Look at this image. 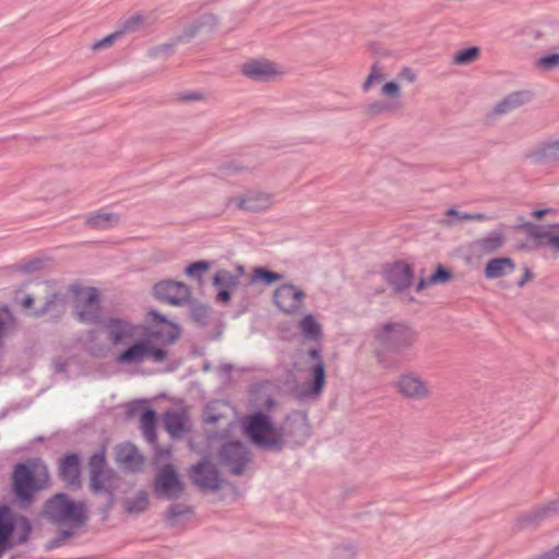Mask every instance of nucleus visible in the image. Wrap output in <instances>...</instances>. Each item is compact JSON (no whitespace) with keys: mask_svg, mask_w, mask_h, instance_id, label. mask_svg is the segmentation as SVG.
<instances>
[{"mask_svg":"<svg viewBox=\"0 0 559 559\" xmlns=\"http://www.w3.org/2000/svg\"><path fill=\"white\" fill-rule=\"evenodd\" d=\"M148 316L164 323L162 329L151 330L147 337L139 338L124 349L119 352L115 357V362L119 366H139L146 360L154 364H162L169 357L167 346L174 344L180 336L178 325L168 322L162 313L152 310Z\"/></svg>","mask_w":559,"mask_h":559,"instance_id":"f257e3e1","label":"nucleus"},{"mask_svg":"<svg viewBox=\"0 0 559 559\" xmlns=\"http://www.w3.org/2000/svg\"><path fill=\"white\" fill-rule=\"evenodd\" d=\"M50 486L48 465L40 457L27 459L14 465L11 473V489L22 508L31 507L35 496Z\"/></svg>","mask_w":559,"mask_h":559,"instance_id":"f03ea898","label":"nucleus"},{"mask_svg":"<svg viewBox=\"0 0 559 559\" xmlns=\"http://www.w3.org/2000/svg\"><path fill=\"white\" fill-rule=\"evenodd\" d=\"M377 344V362L384 369L395 368L390 354L404 355L413 349L418 341V332L404 322H385L373 331Z\"/></svg>","mask_w":559,"mask_h":559,"instance_id":"7ed1b4c3","label":"nucleus"},{"mask_svg":"<svg viewBox=\"0 0 559 559\" xmlns=\"http://www.w3.org/2000/svg\"><path fill=\"white\" fill-rule=\"evenodd\" d=\"M40 515L53 525L79 528L87 521V508L83 501H74L67 493L58 492L45 501Z\"/></svg>","mask_w":559,"mask_h":559,"instance_id":"20e7f679","label":"nucleus"},{"mask_svg":"<svg viewBox=\"0 0 559 559\" xmlns=\"http://www.w3.org/2000/svg\"><path fill=\"white\" fill-rule=\"evenodd\" d=\"M32 532L33 525L25 515L0 506V558L8 550L26 544Z\"/></svg>","mask_w":559,"mask_h":559,"instance_id":"39448f33","label":"nucleus"},{"mask_svg":"<svg viewBox=\"0 0 559 559\" xmlns=\"http://www.w3.org/2000/svg\"><path fill=\"white\" fill-rule=\"evenodd\" d=\"M243 429L250 441L258 448L280 451L283 448V431L274 426L271 418L255 412L243 420Z\"/></svg>","mask_w":559,"mask_h":559,"instance_id":"423d86ee","label":"nucleus"},{"mask_svg":"<svg viewBox=\"0 0 559 559\" xmlns=\"http://www.w3.org/2000/svg\"><path fill=\"white\" fill-rule=\"evenodd\" d=\"M90 487L94 493H106L107 507L114 503L116 473L108 468L103 451L94 453L88 460Z\"/></svg>","mask_w":559,"mask_h":559,"instance_id":"0eeeda50","label":"nucleus"},{"mask_svg":"<svg viewBox=\"0 0 559 559\" xmlns=\"http://www.w3.org/2000/svg\"><path fill=\"white\" fill-rule=\"evenodd\" d=\"M75 316L83 323H102L100 295L97 288L73 287Z\"/></svg>","mask_w":559,"mask_h":559,"instance_id":"6e6552de","label":"nucleus"},{"mask_svg":"<svg viewBox=\"0 0 559 559\" xmlns=\"http://www.w3.org/2000/svg\"><path fill=\"white\" fill-rule=\"evenodd\" d=\"M507 243V235L502 226L469 241L466 245L467 261H478L499 252Z\"/></svg>","mask_w":559,"mask_h":559,"instance_id":"1a4fd4ad","label":"nucleus"},{"mask_svg":"<svg viewBox=\"0 0 559 559\" xmlns=\"http://www.w3.org/2000/svg\"><path fill=\"white\" fill-rule=\"evenodd\" d=\"M381 95L391 99L390 103L373 100L364 106V112L369 118H376L383 114H396L403 110L404 105L400 100L402 87L395 81L385 82L381 87Z\"/></svg>","mask_w":559,"mask_h":559,"instance_id":"9d476101","label":"nucleus"},{"mask_svg":"<svg viewBox=\"0 0 559 559\" xmlns=\"http://www.w3.org/2000/svg\"><path fill=\"white\" fill-rule=\"evenodd\" d=\"M394 388L402 397L409 401H426L432 395L428 382L414 371L400 374Z\"/></svg>","mask_w":559,"mask_h":559,"instance_id":"9b49d317","label":"nucleus"},{"mask_svg":"<svg viewBox=\"0 0 559 559\" xmlns=\"http://www.w3.org/2000/svg\"><path fill=\"white\" fill-rule=\"evenodd\" d=\"M218 461L233 475H241L251 462L250 452L238 441H230L222 445L218 451Z\"/></svg>","mask_w":559,"mask_h":559,"instance_id":"f8f14e48","label":"nucleus"},{"mask_svg":"<svg viewBox=\"0 0 559 559\" xmlns=\"http://www.w3.org/2000/svg\"><path fill=\"white\" fill-rule=\"evenodd\" d=\"M192 483L202 491H215L222 488L224 478L216 465L207 457L190 468Z\"/></svg>","mask_w":559,"mask_h":559,"instance_id":"ddd939ff","label":"nucleus"},{"mask_svg":"<svg viewBox=\"0 0 559 559\" xmlns=\"http://www.w3.org/2000/svg\"><path fill=\"white\" fill-rule=\"evenodd\" d=\"M240 72L257 82H271L286 73L284 67L267 59H250L241 66Z\"/></svg>","mask_w":559,"mask_h":559,"instance_id":"4468645a","label":"nucleus"},{"mask_svg":"<svg viewBox=\"0 0 559 559\" xmlns=\"http://www.w3.org/2000/svg\"><path fill=\"white\" fill-rule=\"evenodd\" d=\"M102 323L107 334V340L114 347L127 344L129 346L136 341L135 336L138 335L139 326L129 320L122 318H108L105 321H102Z\"/></svg>","mask_w":559,"mask_h":559,"instance_id":"2eb2a0df","label":"nucleus"},{"mask_svg":"<svg viewBox=\"0 0 559 559\" xmlns=\"http://www.w3.org/2000/svg\"><path fill=\"white\" fill-rule=\"evenodd\" d=\"M154 488L158 497L175 500L182 495L185 485L179 479L174 466L166 464L158 471L155 477Z\"/></svg>","mask_w":559,"mask_h":559,"instance_id":"dca6fc26","label":"nucleus"},{"mask_svg":"<svg viewBox=\"0 0 559 559\" xmlns=\"http://www.w3.org/2000/svg\"><path fill=\"white\" fill-rule=\"evenodd\" d=\"M278 428L283 431V444L288 440L295 445H300L310 436L308 417L306 413L299 411L287 415L283 426Z\"/></svg>","mask_w":559,"mask_h":559,"instance_id":"f3484780","label":"nucleus"},{"mask_svg":"<svg viewBox=\"0 0 559 559\" xmlns=\"http://www.w3.org/2000/svg\"><path fill=\"white\" fill-rule=\"evenodd\" d=\"M274 202V195L272 193L261 190H250L242 195L229 198L227 205L235 203L236 207L240 211L246 212H262L269 210Z\"/></svg>","mask_w":559,"mask_h":559,"instance_id":"a211bd4d","label":"nucleus"},{"mask_svg":"<svg viewBox=\"0 0 559 559\" xmlns=\"http://www.w3.org/2000/svg\"><path fill=\"white\" fill-rule=\"evenodd\" d=\"M305 297V293L293 284H283L273 294L274 304L287 314L298 313Z\"/></svg>","mask_w":559,"mask_h":559,"instance_id":"6ab92c4d","label":"nucleus"},{"mask_svg":"<svg viewBox=\"0 0 559 559\" xmlns=\"http://www.w3.org/2000/svg\"><path fill=\"white\" fill-rule=\"evenodd\" d=\"M57 474L67 488H81L82 477L80 456L75 453H67L62 455L57 462Z\"/></svg>","mask_w":559,"mask_h":559,"instance_id":"aec40b11","label":"nucleus"},{"mask_svg":"<svg viewBox=\"0 0 559 559\" xmlns=\"http://www.w3.org/2000/svg\"><path fill=\"white\" fill-rule=\"evenodd\" d=\"M153 290L157 299L175 306L188 302L191 296V290L185 283L171 280L158 282Z\"/></svg>","mask_w":559,"mask_h":559,"instance_id":"412c9836","label":"nucleus"},{"mask_svg":"<svg viewBox=\"0 0 559 559\" xmlns=\"http://www.w3.org/2000/svg\"><path fill=\"white\" fill-rule=\"evenodd\" d=\"M384 277L394 290L403 292L413 284L414 272L409 264L400 261L384 270Z\"/></svg>","mask_w":559,"mask_h":559,"instance_id":"4be33fe9","label":"nucleus"},{"mask_svg":"<svg viewBox=\"0 0 559 559\" xmlns=\"http://www.w3.org/2000/svg\"><path fill=\"white\" fill-rule=\"evenodd\" d=\"M533 99V93L527 90L515 91L500 99L492 108L493 116H503L523 107Z\"/></svg>","mask_w":559,"mask_h":559,"instance_id":"5701e85b","label":"nucleus"},{"mask_svg":"<svg viewBox=\"0 0 559 559\" xmlns=\"http://www.w3.org/2000/svg\"><path fill=\"white\" fill-rule=\"evenodd\" d=\"M309 360L313 362L310 369L313 380L308 384V394L318 396L323 391L325 384V367L319 348H311L308 352Z\"/></svg>","mask_w":559,"mask_h":559,"instance_id":"b1692460","label":"nucleus"},{"mask_svg":"<svg viewBox=\"0 0 559 559\" xmlns=\"http://www.w3.org/2000/svg\"><path fill=\"white\" fill-rule=\"evenodd\" d=\"M163 421L165 429L173 438H180L190 430L189 418L185 411H167Z\"/></svg>","mask_w":559,"mask_h":559,"instance_id":"393cba45","label":"nucleus"},{"mask_svg":"<svg viewBox=\"0 0 559 559\" xmlns=\"http://www.w3.org/2000/svg\"><path fill=\"white\" fill-rule=\"evenodd\" d=\"M120 215L115 212L98 210L91 213L85 219V226L93 230H107L118 226Z\"/></svg>","mask_w":559,"mask_h":559,"instance_id":"a878e982","label":"nucleus"},{"mask_svg":"<svg viewBox=\"0 0 559 559\" xmlns=\"http://www.w3.org/2000/svg\"><path fill=\"white\" fill-rule=\"evenodd\" d=\"M515 267V263L511 258H493L487 262L484 275L488 280H496L514 272Z\"/></svg>","mask_w":559,"mask_h":559,"instance_id":"bb28decb","label":"nucleus"},{"mask_svg":"<svg viewBox=\"0 0 559 559\" xmlns=\"http://www.w3.org/2000/svg\"><path fill=\"white\" fill-rule=\"evenodd\" d=\"M193 515L192 507L185 503H173L166 513L165 522L168 527H178L180 526L187 519Z\"/></svg>","mask_w":559,"mask_h":559,"instance_id":"cd10ccee","label":"nucleus"},{"mask_svg":"<svg viewBox=\"0 0 559 559\" xmlns=\"http://www.w3.org/2000/svg\"><path fill=\"white\" fill-rule=\"evenodd\" d=\"M67 298L66 295L59 292H53L46 299L43 307L35 310L36 316H44L52 313L53 316H60L66 311Z\"/></svg>","mask_w":559,"mask_h":559,"instance_id":"c85d7f7f","label":"nucleus"},{"mask_svg":"<svg viewBox=\"0 0 559 559\" xmlns=\"http://www.w3.org/2000/svg\"><path fill=\"white\" fill-rule=\"evenodd\" d=\"M140 428L145 439L150 443L156 444V412L153 408H144L140 417Z\"/></svg>","mask_w":559,"mask_h":559,"instance_id":"c756f323","label":"nucleus"},{"mask_svg":"<svg viewBox=\"0 0 559 559\" xmlns=\"http://www.w3.org/2000/svg\"><path fill=\"white\" fill-rule=\"evenodd\" d=\"M148 26V16L141 12H136L122 21L118 31L122 37L126 34L136 33Z\"/></svg>","mask_w":559,"mask_h":559,"instance_id":"7c9ffc66","label":"nucleus"},{"mask_svg":"<svg viewBox=\"0 0 559 559\" xmlns=\"http://www.w3.org/2000/svg\"><path fill=\"white\" fill-rule=\"evenodd\" d=\"M117 459L132 469H138L143 464V457L132 444H124L118 448Z\"/></svg>","mask_w":559,"mask_h":559,"instance_id":"2f4dec72","label":"nucleus"},{"mask_svg":"<svg viewBox=\"0 0 559 559\" xmlns=\"http://www.w3.org/2000/svg\"><path fill=\"white\" fill-rule=\"evenodd\" d=\"M302 335L311 341H319L322 337V330L314 316L309 313L299 322Z\"/></svg>","mask_w":559,"mask_h":559,"instance_id":"473e14b6","label":"nucleus"},{"mask_svg":"<svg viewBox=\"0 0 559 559\" xmlns=\"http://www.w3.org/2000/svg\"><path fill=\"white\" fill-rule=\"evenodd\" d=\"M531 237L537 240L539 247H552L556 251H559V235L550 230H543L539 227H533L530 233Z\"/></svg>","mask_w":559,"mask_h":559,"instance_id":"72a5a7b5","label":"nucleus"},{"mask_svg":"<svg viewBox=\"0 0 559 559\" xmlns=\"http://www.w3.org/2000/svg\"><path fill=\"white\" fill-rule=\"evenodd\" d=\"M539 159L547 163L559 162V140H549L543 142L537 151Z\"/></svg>","mask_w":559,"mask_h":559,"instance_id":"f704fd0d","label":"nucleus"},{"mask_svg":"<svg viewBox=\"0 0 559 559\" xmlns=\"http://www.w3.org/2000/svg\"><path fill=\"white\" fill-rule=\"evenodd\" d=\"M480 57V48L472 46L456 51L452 57V63L455 66H467L475 62Z\"/></svg>","mask_w":559,"mask_h":559,"instance_id":"c9c22d12","label":"nucleus"},{"mask_svg":"<svg viewBox=\"0 0 559 559\" xmlns=\"http://www.w3.org/2000/svg\"><path fill=\"white\" fill-rule=\"evenodd\" d=\"M385 76L384 70L379 61L371 64L369 74L365 79L361 90L364 93H368L376 84L380 83Z\"/></svg>","mask_w":559,"mask_h":559,"instance_id":"e433bc0d","label":"nucleus"},{"mask_svg":"<svg viewBox=\"0 0 559 559\" xmlns=\"http://www.w3.org/2000/svg\"><path fill=\"white\" fill-rule=\"evenodd\" d=\"M123 506L124 510L130 514L141 513L148 507V497L146 492L140 491L135 497L127 499Z\"/></svg>","mask_w":559,"mask_h":559,"instance_id":"4c0bfd02","label":"nucleus"},{"mask_svg":"<svg viewBox=\"0 0 559 559\" xmlns=\"http://www.w3.org/2000/svg\"><path fill=\"white\" fill-rule=\"evenodd\" d=\"M282 278L283 274L270 271L262 266L254 267L251 273V283L263 282L265 285H271Z\"/></svg>","mask_w":559,"mask_h":559,"instance_id":"58836bf2","label":"nucleus"},{"mask_svg":"<svg viewBox=\"0 0 559 559\" xmlns=\"http://www.w3.org/2000/svg\"><path fill=\"white\" fill-rule=\"evenodd\" d=\"M535 68L540 72H548L559 67V52L547 53L537 58Z\"/></svg>","mask_w":559,"mask_h":559,"instance_id":"ea45409f","label":"nucleus"},{"mask_svg":"<svg viewBox=\"0 0 559 559\" xmlns=\"http://www.w3.org/2000/svg\"><path fill=\"white\" fill-rule=\"evenodd\" d=\"M357 555V548L352 543H342L334 546L331 550L332 559H354Z\"/></svg>","mask_w":559,"mask_h":559,"instance_id":"a19ab883","label":"nucleus"},{"mask_svg":"<svg viewBox=\"0 0 559 559\" xmlns=\"http://www.w3.org/2000/svg\"><path fill=\"white\" fill-rule=\"evenodd\" d=\"M213 284L225 289L233 288L238 284V276H234V274L227 270H219L213 277Z\"/></svg>","mask_w":559,"mask_h":559,"instance_id":"79ce46f5","label":"nucleus"},{"mask_svg":"<svg viewBox=\"0 0 559 559\" xmlns=\"http://www.w3.org/2000/svg\"><path fill=\"white\" fill-rule=\"evenodd\" d=\"M249 170V167L243 165L241 162L231 160L224 163L219 167V173L223 177H229L238 174H242Z\"/></svg>","mask_w":559,"mask_h":559,"instance_id":"37998d69","label":"nucleus"},{"mask_svg":"<svg viewBox=\"0 0 559 559\" xmlns=\"http://www.w3.org/2000/svg\"><path fill=\"white\" fill-rule=\"evenodd\" d=\"M201 29H206L209 32H213L217 28L219 24V19L214 13H204L195 19Z\"/></svg>","mask_w":559,"mask_h":559,"instance_id":"c03bdc74","label":"nucleus"},{"mask_svg":"<svg viewBox=\"0 0 559 559\" xmlns=\"http://www.w3.org/2000/svg\"><path fill=\"white\" fill-rule=\"evenodd\" d=\"M557 512H558L557 504L552 502V503L540 507V508L536 509L535 511H533L528 515L527 520L531 522H538V521H540L551 514H555Z\"/></svg>","mask_w":559,"mask_h":559,"instance_id":"a18cd8bd","label":"nucleus"},{"mask_svg":"<svg viewBox=\"0 0 559 559\" xmlns=\"http://www.w3.org/2000/svg\"><path fill=\"white\" fill-rule=\"evenodd\" d=\"M119 38H121V35L119 31H115L114 33L105 36L104 38L96 40L92 46L91 49L94 51L106 49L111 47Z\"/></svg>","mask_w":559,"mask_h":559,"instance_id":"49530a36","label":"nucleus"},{"mask_svg":"<svg viewBox=\"0 0 559 559\" xmlns=\"http://www.w3.org/2000/svg\"><path fill=\"white\" fill-rule=\"evenodd\" d=\"M447 216H454V217H456L457 219H461V221L483 222V221L488 219L487 215L484 214V213H474V214L464 213V214H462L459 211H456L455 209H449L447 211Z\"/></svg>","mask_w":559,"mask_h":559,"instance_id":"de8ad7c7","label":"nucleus"},{"mask_svg":"<svg viewBox=\"0 0 559 559\" xmlns=\"http://www.w3.org/2000/svg\"><path fill=\"white\" fill-rule=\"evenodd\" d=\"M202 29L194 20L191 24L183 28V31L177 36V41L187 43L195 37Z\"/></svg>","mask_w":559,"mask_h":559,"instance_id":"09e8293b","label":"nucleus"},{"mask_svg":"<svg viewBox=\"0 0 559 559\" xmlns=\"http://www.w3.org/2000/svg\"><path fill=\"white\" fill-rule=\"evenodd\" d=\"M453 278V274L444 269L442 265H439L436 272L428 278L429 284H439L445 283Z\"/></svg>","mask_w":559,"mask_h":559,"instance_id":"8fccbe9b","label":"nucleus"},{"mask_svg":"<svg viewBox=\"0 0 559 559\" xmlns=\"http://www.w3.org/2000/svg\"><path fill=\"white\" fill-rule=\"evenodd\" d=\"M211 264L207 261H198L192 264H190L186 269V274L188 276H201L203 273L207 272Z\"/></svg>","mask_w":559,"mask_h":559,"instance_id":"3c124183","label":"nucleus"},{"mask_svg":"<svg viewBox=\"0 0 559 559\" xmlns=\"http://www.w3.org/2000/svg\"><path fill=\"white\" fill-rule=\"evenodd\" d=\"M178 100L182 103L203 102L205 100V94L199 91L182 92L178 94Z\"/></svg>","mask_w":559,"mask_h":559,"instance_id":"603ef678","label":"nucleus"},{"mask_svg":"<svg viewBox=\"0 0 559 559\" xmlns=\"http://www.w3.org/2000/svg\"><path fill=\"white\" fill-rule=\"evenodd\" d=\"M72 536H73V532L71 530H61L58 533V536L55 539L49 542L48 548L52 549V548L59 547L62 545V543L66 539L72 537Z\"/></svg>","mask_w":559,"mask_h":559,"instance_id":"864d4df0","label":"nucleus"},{"mask_svg":"<svg viewBox=\"0 0 559 559\" xmlns=\"http://www.w3.org/2000/svg\"><path fill=\"white\" fill-rule=\"evenodd\" d=\"M43 261L39 259L28 261L26 263H23L19 265V271L23 273H34L41 269Z\"/></svg>","mask_w":559,"mask_h":559,"instance_id":"5fc2aeb1","label":"nucleus"},{"mask_svg":"<svg viewBox=\"0 0 559 559\" xmlns=\"http://www.w3.org/2000/svg\"><path fill=\"white\" fill-rule=\"evenodd\" d=\"M397 78L405 80L408 83H414L417 80L415 71L409 67H403L399 72Z\"/></svg>","mask_w":559,"mask_h":559,"instance_id":"6e6d98bb","label":"nucleus"},{"mask_svg":"<svg viewBox=\"0 0 559 559\" xmlns=\"http://www.w3.org/2000/svg\"><path fill=\"white\" fill-rule=\"evenodd\" d=\"M146 408L142 402H132L128 405L127 414L129 417L141 416L142 412Z\"/></svg>","mask_w":559,"mask_h":559,"instance_id":"4d7b16f0","label":"nucleus"},{"mask_svg":"<svg viewBox=\"0 0 559 559\" xmlns=\"http://www.w3.org/2000/svg\"><path fill=\"white\" fill-rule=\"evenodd\" d=\"M180 41H177V37L170 41V43H166V44H163L158 47H156L154 49V52L155 53H170L174 51V48L177 44H179Z\"/></svg>","mask_w":559,"mask_h":559,"instance_id":"13d9d810","label":"nucleus"},{"mask_svg":"<svg viewBox=\"0 0 559 559\" xmlns=\"http://www.w3.org/2000/svg\"><path fill=\"white\" fill-rule=\"evenodd\" d=\"M533 559H559V544Z\"/></svg>","mask_w":559,"mask_h":559,"instance_id":"bf43d9fd","label":"nucleus"},{"mask_svg":"<svg viewBox=\"0 0 559 559\" xmlns=\"http://www.w3.org/2000/svg\"><path fill=\"white\" fill-rule=\"evenodd\" d=\"M533 275H532V272L530 270V267H525L524 269V274L523 276L518 281V285L520 287L524 286L527 282H530L532 280Z\"/></svg>","mask_w":559,"mask_h":559,"instance_id":"052dcab7","label":"nucleus"},{"mask_svg":"<svg viewBox=\"0 0 559 559\" xmlns=\"http://www.w3.org/2000/svg\"><path fill=\"white\" fill-rule=\"evenodd\" d=\"M216 299L221 302H227L230 299V293L228 289L223 288L218 292Z\"/></svg>","mask_w":559,"mask_h":559,"instance_id":"680f3d73","label":"nucleus"},{"mask_svg":"<svg viewBox=\"0 0 559 559\" xmlns=\"http://www.w3.org/2000/svg\"><path fill=\"white\" fill-rule=\"evenodd\" d=\"M21 304H22L23 308L31 309L34 305V298L28 295L25 298H23Z\"/></svg>","mask_w":559,"mask_h":559,"instance_id":"e2e57ef3","label":"nucleus"},{"mask_svg":"<svg viewBox=\"0 0 559 559\" xmlns=\"http://www.w3.org/2000/svg\"><path fill=\"white\" fill-rule=\"evenodd\" d=\"M427 285H430V284L428 283V280H424V278H421V280L417 283L416 290H417V292H420V290H423Z\"/></svg>","mask_w":559,"mask_h":559,"instance_id":"0e129e2a","label":"nucleus"},{"mask_svg":"<svg viewBox=\"0 0 559 559\" xmlns=\"http://www.w3.org/2000/svg\"><path fill=\"white\" fill-rule=\"evenodd\" d=\"M550 210L549 209H546V210H536L533 212V215L539 219L542 218L546 213H548Z\"/></svg>","mask_w":559,"mask_h":559,"instance_id":"69168bd1","label":"nucleus"},{"mask_svg":"<svg viewBox=\"0 0 559 559\" xmlns=\"http://www.w3.org/2000/svg\"><path fill=\"white\" fill-rule=\"evenodd\" d=\"M98 337V332L93 330L87 333V340L88 342H95Z\"/></svg>","mask_w":559,"mask_h":559,"instance_id":"338daca9","label":"nucleus"},{"mask_svg":"<svg viewBox=\"0 0 559 559\" xmlns=\"http://www.w3.org/2000/svg\"><path fill=\"white\" fill-rule=\"evenodd\" d=\"M544 36H545V34H544L543 31H540V29L534 31L533 37H534L535 40H540V39L544 38Z\"/></svg>","mask_w":559,"mask_h":559,"instance_id":"774afa93","label":"nucleus"}]
</instances>
